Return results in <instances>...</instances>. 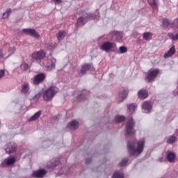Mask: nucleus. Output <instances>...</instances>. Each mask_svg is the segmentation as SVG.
I'll return each instance as SVG.
<instances>
[{
  "mask_svg": "<svg viewBox=\"0 0 178 178\" xmlns=\"http://www.w3.org/2000/svg\"><path fill=\"white\" fill-rule=\"evenodd\" d=\"M142 108L145 111V113H148L150 112L151 109H152V106H151V104L148 102H145L142 104Z\"/></svg>",
  "mask_w": 178,
  "mask_h": 178,
  "instance_id": "13",
  "label": "nucleus"
},
{
  "mask_svg": "<svg viewBox=\"0 0 178 178\" xmlns=\"http://www.w3.org/2000/svg\"><path fill=\"white\" fill-rule=\"evenodd\" d=\"M138 95L140 99H145L148 97V92L145 90H140L138 91Z\"/></svg>",
  "mask_w": 178,
  "mask_h": 178,
  "instance_id": "15",
  "label": "nucleus"
},
{
  "mask_svg": "<svg viewBox=\"0 0 178 178\" xmlns=\"http://www.w3.org/2000/svg\"><path fill=\"white\" fill-rule=\"evenodd\" d=\"M145 144V140L142 139L138 142L137 147L135 149L134 143H131L129 142L127 144L128 151L130 152L131 155L138 156L140 155V154H141V152H143Z\"/></svg>",
  "mask_w": 178,
  "mask_h": 178,
  "instance_id": "1",
  "label": "nucleus"
},
{
  "mask_svg": "<svg viewBox=\"0 0 178 178\" xmlns=\"http://www.w3.org/2000/svg\"><path fill=\"white\" fill-rule=\"evenodd\" d=\"M166 159L170 162V163H173L176 159V154H175L172 152H168L166 155Z\"/></svg>",
  "mask_w": 178,
  "mask_h": 178,
  "instance_id": "12",
  "label": "nucleus"
},
{
  "mask_svg": "<svg viewBox=\"0 0 178 178\" xmlns=\"http://www.w3.org/2000/svg\"><path fill=\"white\" fill-rule=\"evenodd\" d=\"M3 76H5V70H1L0 71V79H2V77H3Z\"/></svg>",
  "mask_w": 178,
  "mask_h": 178,
  "instance_id": "41",
  "label": "nucleus"
},
{
  "mask_svg": "<svg viewBox=\"0 0 178 178\" xmlns=\"http://www.w3.org/2000/svg\"><path fill=\"white\" fill-rule=\"evenodd\" d=\"M159 162H163V161H165V159H163V157H161L159 159Z\"/></svg>",
  "mask_w": 178,
  "mask_h": 178,
  "instance_id": "45",
  "label": "nucleus"
},
{
  "mask_svg": "<svg viewBox=\"0 0 178 178\" xmlns=\"http://www.w3.org/2000/svg\"><path fill=\"white\" fill-rule=\"evenodd\" d=\"M17 149V145L15 143H8L7 144V147L6 148V152L7 154H12L15 152Z\"/></svg>",
  "mask_w": 178,
  "mask_h": 178,
  "instance_id": "11",
  "label": "nucleus"
},
{
  "mask_svg": "<svg viewBox=\"0 0 178 178\" xmlns=\"http://www.w3.org/2000/svg\"><path fill=\"white\" fill-rule=\"evenodd\" d=\"M6 165L8 166H10V165H15V163L16 162V159L15 157H11L6 159Z\"/></svg>",
  "mask_w": 178,
  "mask_h": 178,
  "instance_id": "23",
  "label": "nucleus"
},
{
  "mask_svg": "<svg viewBox=\"0 0 178 178\" xmlns=\"http://www.w3.org/2000/svg\"><path fill=\"white\" fill-rule=\"evenodd\" d=\"M86 164L88 163V161L86 160Z\"/></svg>",
  "mask_w": 178,
  "mask_h": 178,
  "instance_id": "46",
  "label": "nucleus"
},
{
  "mask_svg": "<svg viewBox=\"0 0 178 178\" xmlns=\"http://www.w3.org/2000/svg\"><path fill=\"white\" fill-rule=\"evenodd\" d=\"M127 162H129V159H124L122 160V161L120 163V164H118V166H126V165H127Z\"/></svg>",
  "mask_w": 178,
  "mask_h": 178,
  "instance_id": "33",
  "label": "nucleus"
},
{
  "mask_svg": "<svg viewBox=\"0 0 178 178\" xmlns=\"http://www.w3.org/2000/svg\"><path fill=\"white\" fill-rule=\"evenodd\" d=\"M175 141H176V137L171 136V137L169 138V139L168 140L167 143L168 144H173V143H175Z\"/></svg>",
  "mask_w": 178,
  "mask_h": 178,
  "instance_id": "37",
  "label": "nucleus"
},
{
  "mask_svg": "<svg viewBox=\"0 0 178 178\" xmlns=\"http://www.w3.org/2000/svg\"><path fill=\"white\" fill-rule=\"evenodd\" d=\"M65 35H66V32H65V31H60L56 34L57 40H58V41H62V40L65 38Z\"/></svg>",
  "mask_w": 178,
  "mask_h": 178,
  "instance_id": "20",
  "label": "nucleus"
},
{
  "mask_svg": "<svg viewBox=\"0 0 178 178\" xmlns=\"http://www.w3.org/2000/svg\"><path fill=\"white\" fill-rule=\"evenodd\" d=\"M79 122L76 120H73L67 124V127L71 130H76V129H79Z\"/></svg>",
  "mask_w": 178,
  "mask_h": 178,
  "instance_id": "16",
  "label": "nucleus"
},
{
  "mask_svg": "<svg viewBox=\"0 0 178 178\" xmlns=\"http://www.w3.org/2000/svg\"><path fill=\"white\" fill-rule=\"evenodd\" d=\"M58 165H59V161H56L55 163H51L50 165H48V168L49 169H55Z\"/></svg>",
  "mask_w": 178,
  "mask_h": 178,
  "instance_id": "34",
  "label": "nucleus"
},
{
  "mask_svg": "<svg viewBox=\"0 0 178 178\" xmlns=\"http://www.w3.org/2000/svg\"><path fill=\"white\" fill-rule=\"evenodd\" d=\"M58 93V88L56 86H50L43 93V99L47 102L52 101L54 97Z\"/></svg>",
  "mask_w": 178,
  "mask_h": 178,
  "instance_id": "2",
  "label": "nucleus"
},
{
  "mask_svg": "<svg viewBox=\"0 0 178 178\" xmlns=\"http://www.w3.org/2000/svg\"><path fill=\"white\" fill-rule=\"evenodd\" d=\"M47 53L44 50L40 49L32 54L31 58L33 60H42L45 58Z\"/></svg>",
  "mask_w": 178,
  "mask_h": 178,
  "instance_id": "3",
  "label": "nucleus"
},
{
  "mask_svg": "<svg viewBox=\"0 0 178 178\" xmlns=\"http://www.w3.org/2000/svg\"><path fill=\"white\" fill-rule=\"evenodd\" d=\"M152 33L151 32H145L143 33V38L146 40V41H151V40H152Z\"/></svg>",
  "mask_w": 178,
  "mask_h": 178,
  "instance_id": "21",
  "label": "nucleus"
},
{
  "mask_svg": "<svg viewBox=\"0 0 178 178\" xmlns=\"http://www.w3.org/2000/svg\"><path fill=\"white\" fill-rule=\"evenodd\" d=\"M47 143H50V142H47Z\"/></svg>",
  "mask_w": 178,
  "mask_h": 178,
  "instance_id": "47",
  "label": "nucleus"
},
{
  "mask_svg": "<svg viewBox=\"0 0 178 178\" xmlns=\"http://www.w3.org/2000/svg\"><path fill=\"white\" fill-rule=\"evenodd\" d=\"M176 53V49L175 46H172L168 51H167L165 54H164V58L165 59L170 58V56H172V55H175Z\"/></svg>",
  "mask_w": 178,
  "mask_h": 178,
  "instance_id": "14",
  "label": "nucleus"
},
{
  "mask_svg": "<svg viewBox=\"0 0 178 178\" xmlns=\"http://www.w3.org/2000/svg\"><path fill=\"white\" fill-rule=\"evenodd\" d=\"M5 56V54L2 53V50L0 49V58H3Z\"/></svg>",
  "mask_w": 178,
  "mask_h": 178,
  "instance_id": "43",
  "label": "nucleus"
},
{
  "mask_svg": "<svg viewBox=\"0 0 178 178\" xmlns=\"http://www.w3.org/2000/svg\"><path fill=\"white\" fill-rule=\"evenodd\" d=\"M115 35H116V40L120 41L123 38V33L122 32H115Z\"/></svg>",
  "mask_w": 178,
  "mask_h": 178,
  "instance_id": "30",
  "label": "nucleus"
},
{
  "mask_svg": "<svg viewBox=\"0 0 178 178\" xmlns=\"http://www.w3.org/2000/svg\"><path fill=\"white\" fill-rule=\"evenodd\" d=\"M174 24L178 29V19L174 20Z\"/></svg>",
  "mask_w": 178,
  "mask_h": 178,
  "instance_id": "42",
  "label": "nucleus"
},
{
  "mask_svg": "<svg viewBox=\"0 0 178 178\" xmlns=\"http://www.w3.org/2000/svg\"><path fill=\"white\" fill-rule=\"evenodd\" d=\"M158 74H159V70H154L150 71L147 76V80L148 83H152L155 80L156 77H158Z\"/></svg>",
  "mask_w": 178,
  "mask_h": 178,
  "instance_id": "9",
  "label": "nucleus"
},
{
  "mask_svg": "<svg viewBox=\"0 0 178 178\" xmlns=\"http://www.w3.org/2000/svg\"><path fill=\"white\" fill-rule=\"evenodd\" d=\"M22 31L26 35H31V37H34V38H40V34L38 33L35 29H24L22 30Z\"/></svg>",
  "mask_w": 178,
  "mask_h": 178,
  "instance_id": "7",
  "label": "nucleus"
},
{
  "mask_svg": "<svg viewBox=\"0 0 178 178\" xmlns=\"http://www.w3.org/2000/svg\"><path fill=\"white\" fill-rule=\"evenodd\" d=\"M44 48H46L47 49L51 50V49H54V46H52L51 43H45Z\"/></svg>",
  "mask_w": 178,
  "mask_h": 178,
  "instance_id": "38",
  "label": "nucleus"
},
{
  "mask_svg": "<svg viewBox=\"0 0 178 178\" xmlns=\"http://www.w3.org/2000/svg\"><path fill=\"white\" fill-rule=\"evenodd\" d=\"M163 27H168V26H170V22H169V19H165L163 20Z\"/></svg>",
  "mask_w": 178,
  "mask_h": 178,
  "instance_id": "35",
  "label": "nucleus"
},
{
  "mask_svg": "<svg viewBox=\"0 0 178 178\" xmlns=\"http://www.w3.org/2000/svg\"><path fill=\"white\" fill-rule=\"evenodd\" d=\"M114 47H116V44H115V43L111 42H104L101 45L100 49H102V51H104V52H111Z\"/></svg>",
  "mask_w": 178,
  "mask_h": 178,
  "instance_id": "5",
  "label": "nucleus"
},
{
  "mask_svg": "<svg viewBox=\"0 0 178 178\" xmlns=\"http://www.w3.org/2000/svg\"><path fill=\"white\" fill-rule=\"evenodd\" d=\"M117 123H122L126 120V118L123 115H118L115 118Z\"/></svg>",
  "mask_w": 178,
  "mask_h": 178,
  "instance_id": "29",
  "label": "nucleus"
},
{
  "mask_svg": "<svg viewBox=\"0 0 178 178\" xmlns=\"http://www.w3.org/2000/svg\"><path fill=\"white\" fill-rule=\"evenodd\" d=\"M20 68L23 70V72H26V70L29 69V64L26 63H22L20 65Z\"/></svg>",
  "mask_w": 178,
  "mask_h": 178,
  "instance_id": "31",
  "label": "nucleus"
},
{
  "mask_svg": "<svg viewBox=\"0 0 178 178\" xmlns=\"http://www.w3.org/2000/svg\"><path fill=\"white\" fill-rule=\"evenodd\" d=\"M29 90H30L29 83H24L22 88V92H23L24 94H27V92H29Z\"/></svg>",
  "mask_w": 178,
  "mask_h": 178,
  "instance_id": "27",
  "label": "nucleus"
},
{
  "mask_svg": "<svg viewBox=\"0 0 178 178\" xmlns=\"http://www.w3.org/2000/svg\"><path fill=\"white\" fill-rule=\"evenodd\" d=\"M86 22L87 21H86V19H84L83 17H81L79 19H78V20L76 22V24L78 26H84L86 24Z\"/></svg>",
  "mask_w": 178,
  "mask_h": 178,
  "instance_id": "26",
  "label": "nucleus"
},
{
  "mask_svg": "<svg viewBox=\"0 0 178 178\" xmlns=\"http://www.w3.org/2000/svg\"><path fill=\"white\" fill-rule=\"evenodd\" d=\"M149 4L154 10L158 9V0H148Z\"/></svg>",
  "mask_w": 178,
  "mask_h": 178,
  "instance_id": "17",
  "label": "nucleus"
},
{
  "mask_svg": "<svg viewBox=\"0 0 178 178\" xmlns=\"http://www.w3.org/2000/svg\"><path fill=\"white\" fill-rule=\"evenodd\" d=\"M124 175L122 172H120L119 171H116L114 172V174L112 176V178H124Z\"/></svg>",
  "mask_w": 178,
  "mask_h": 178,
  "instance_id": "28",
  "label": "nucleus"
},
{
  "mask_svg": "<svg viewBox=\"0 0 178 178\" xmlns=\"http://www.w3.org/2000/svg\"><path fill=\"white\" fill-rule=\"evenodd\" d=\"M56 3H62V0H54Z\"/></svg>",
  "mask_w": 178,
  "mask_h": 178,
  "instance_id": "44",
  "label": "nucleus"
},
{
  "mask_svg": "<svg viewBox=\"0 0 178 178\" xmlns=\"http://www.w3.org/2000/svg\"><path fill=\"white\" fill-rule=\"evenodd\" d=\"M134 121L133 119L130 120L127 122L126 125V134L127 136H131V134H134Z\"/></svg>",
  "mask_w": 178,
  "mask_h": 178,
  "instance_id": "6",
  "label": "nucleus"
},
{
  "mask_svg": "<svg viewBox=\"0 0 178 178\" xmlns=\"http://www.w3.org/2000/svg\"><path fill=\"white\" fill-rule=\"evenodd\" d=\"M45 74L39 73L33 77L32 83L33 86H38V84H41V83L45 80Z\"/></svg>",
  "mask_w": 178,
  "mask_h": 178,
  "instance_id": "4",
  "label": "nucleus"
},
{
  "mask_svg": "<svg viewBox=\"0 0 178 178\" xmlns=\"http://www.w3.org/2000/svg\"><path fill=\"white\" fill-rule=\"evenodd\" d=\"M10 13H12V9L8 8L6 10V12L3 13L2 18L8 19L9 16H10Z\"/></svg>",
  "mask_w": 178,
  "mask_h": 178,
  "instance_id": "24",
  "label": "nucleus"
},
{
  "mask_svg": "<svg viewBox=\"0 0 178 178\" xmlns=\"http://www.w3.org/2000/svg\"><path fill=\"white\" fill-rule=\"evenodd\" d=\"M47 175V171L44 169H41L37 171H33L32 173L33 177H36V178H41L44 177Z\"/></svg>",
  "mask_w": 178,
  "mask_h": 178,
  "instance_id": "10",
  "label": "nucleus"
},
{
  "mask_svg": "<svg viewBox=\"0 0 178 178\" xmlns=\"http://www.w3.org/2000/svg\"><path fill=\"white\" fill-rule=\"evenodd\" d=\"M127 97V92L126 90H123L121 93L119 94V102H123L124 99Z\"/></svg>",
  "mask_w": 178,
  "mask_h": 178,
  "instance_id": "19",
  "label": "nucleus"
},
{
  "mask_svg": "<svg viewBox=\"0 0 178 178\" xmlns=\"http://www.w3.org/2000/svg\"><path fill=\"white\" fill-rule=\"evenodd\" d=\"M15 51H16V48L15 47H10L9 49H8V52H9V55L8 56H10V55L15 54Z\"/></svg>",
  "mask_w": 178,
  "mask_h": 178,
  "instance_id": "40",
  "label": "nucleus"
},
{
  "mask_svg": "<svg viewBox=\"0 0 178 178\" xmlns=\"http://www.w3.org/2000/svg\"><path fill=\"white\" fill-rule=\"evenodd\" d=\"M127 52V47L124 46L120 47V53L126 54Z\"/></svg>",
  "mask_w": 178,
  "mask_h": 178,
  "instance_id": "36",
  "label": "nucleus"
},
{
  "mask_svg": "<svg viewBox=\"0 0 178 178\" xmlns=\"http://www.w3.org/2000/svg\"><path fill=\"white\" fill-rule=\"evenodd\" d=\"M87 94H89L88 91L86 90H83L82 91V94H81L78 98L79 99H81V98H86V95H87Z\"/></svg>",
  "mask_w": 178,
  "mask_h": 178,
  "instance_id": "32",
  "label": "nucleus"
},
{
  "mask_svg": "<svg viewBox=\"0 0 178 178\" xmlns=\"http://www.w3.org/2000/svg\"><path fill=\"white\" fill-rule=\"evenodd\" d=\"M56 58H52L49 60V61L47 63L45 67L47 72H52V70H55V67H56Z\"/></svg>",
  "mask_w": 178,
  "mask_h": 178,
  "instance_id": "8",
  "label": "nucleus"
},
{
  "mask_svg": "<svg viewBox=\"0 0 178 178\" xmlns=\"http://www.w3.org/2000/svg\"><path fill=\"white\" fill-rule=\"evenodd\" d=\"M41 116V111L36 112L33 116L29 118V122H34V120H37Z\"/></svg>",
  "mask_w": 178,
  "mask_h": 178,
  "instance_id": "22",
  "label": "nucleus"
},
{
  "mask_svg": "<svg viewBox=\"0 0 178 178\" xmlns=\"http://www.w3.org/2000/svg\"><path fill=\"white\" fill-rule=\"evenodd\" d=\"M90 69H91L90 64H84L82 65L81 69L80 70V73H86V72H88Z\"/></svg>",
  "mask_w": 178,
  "mask_h": 178,
  "instance_id": "18",
  "label": "nucleus"
},
{
  "mask_svg": "<svg viewBox=\"0 0 178 178\" xmlns=\"http://www.w3.org/2000/svg\"><path fill=\"white\" fill-rule=\"evenodd\" d=\"M136 109H137V105L134 104L128 105V111L130 113H134L136 111Z\"/></svg>",
  "mask_w": 178,
  "mask_h": 178,
  "instance_id": "25",
  "label": "nucleus"
},
{
  "mask_svg": "<svg viewBox=\"0 0 178 178\" xmlns=\"http://www.w3.org/2000/svg\"><path fill=\"white\" fill-rule=\"evenodd\" d=\"M42 93L41 92H39L38 94H36L33 99H35V101H38L40 98H41Z\"/></svg>",
  "mask_w": 178,
  "mask_h": 178,
  "instance_id": "39",
  "label": "nucleus"
}]
</instances>
